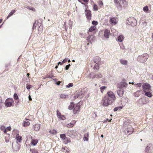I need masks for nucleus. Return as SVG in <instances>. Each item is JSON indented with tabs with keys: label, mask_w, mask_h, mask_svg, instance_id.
I'll return each instance as SVG.
<instances>
[{
	"label": "nucleus",
	"mask_w": 153,
	"mask_h": 153,
	"mask_svg": "<svg viewBox=\"0 0 153 153\" xmlns=\"http://www.w3.org/2000/svg\"><path fill=\"white\" fill-rule=\"evenodd\" d=\"M143 10L145 12L147 13L149 10V8L147 6L144 7L143 8Z\"/></svg>",
	"instance_id": "obj_36"
},
{
	"label": "nucleus",
	"mask_w": 153,
	"mask_h": 153,
	"mask_svg": "<svg viewBox=\"0 0 153 153\" xmlns=\"http://www.w3.org/2000/svg\"><path fill=\"white\" fill-rule=\"evenodd\" d=\"M74 107V104L73 102H71V105L68 107V109L70 110H71Z\"/></svg>",
	"instance_id": "obj_35"
},
{
	"label": "nucleus",
	"mask_w": 153,
	"mask_h": 153,
	"mask_svg": "<svg viewBox=\"0 0 153 153\" xmlns=\"http://www.w3.org/2000/svg\"><path fill=\"white\" fill-rule=\"evenodd\" d=\"M63 63L62 62H58V65H59V64H60V65H62V64H63Z\"/></svg>",
	"instance_id": "obj_63"
},
{
	"label": "nucleus",
	"mask_w": 153,
	"mask_h": 153,
	"mask_svg": "<svg viewBox=\"0 0 153 153\" xmlns=\"http://www.w3.org/2000/svg\"><path fill=\"white\" fill-rule=\"evenodd\" d=\"M26 121H24L22 123L23 126L24 127H26L29 126L30 124V123L28 120V119H26Z\"/></svg>",
	"instance_id": "obj_22"
},
{
	"label": "nucleus",
	"mask_w": 153,
	"mask_h": 153,
	"mask_svg": "<svg viewBox=\"0 0 153 153\" xmlns=\"http://www.w3.org/2000/svg\"><path fill=\"white\" fill-rule=\"evenodd\" d=\"M40 129V126L39 124H36L34 126V129L36 131H38Z\"/></svg>",
	"instance_id": "obj_26"
},
{
	"label": "nucleus",
	"mask_w": 153,
	"mask_h": 153,
	"mask_svg": "<svg viewBox=\"0 0 153 153\" xmlns=\"http://www.w3.org/2000/svg\"><path fill=\"white\" fill-rule=\"evenodd\" d=\"M123 39V36L122 35H120L117 37V40L120 42H122Z\"/></svg>",
	"instance_id": "obj_25"
},
{
	"label": "nucleus",
	"mask_w": 153,
	"mask_h": 153,
	"mask_svg": "<svg viewBox=\"0 0 153 153\" xmlns=\"http://www.w3.org/2000/svg\"><path fill=\"white\" fill-rule=\"evenodd\" d=\"M120 63L124 65H126L127 64L128 61L125 60L121 59L120 60Z\"/></svg>",
	"instance_id": "obj_29"
},
{
	"label": "nucleus",
	"mask_w": 153,
	"mask_h": 153,
	"mask_svg": "<svg viewBox=\"0 0 153 153\" xmlns=\"http://www.w3.org/2000/svg\"><path fill=\"white\" fill-rule=\"evenodd\" d=\"M13 97L15 100H17L19 98L18 96L16 93H15L13 95Z\"/></svg>",
	"instance_id": "obj_42"
},
{
	"label": "nucleus",
	"mask_w": 153,
	"mask_h": 153,
	"mask_svg": "<svg viewBox=\"0 0 153 153\" xmlns=\"http://www.w3.org/2000/svg\"><path fill=\"white\" fill-rule=\"evenodd\" d=\"M89 138V136L88 132H86L84 134V137L83 138V140L84 141H88Z\"/></svg>",
	"instance_id": "obj_21"
},
{
	"label": "nucleus",
	"mask_w": 153,
	"mask_h": 153,
	"mask_svg": "<svg viewBox=\"0 0 153 153\" xmlns=\"http://www.w3.org/2000/svg\"><path fill=\"white\" fill-rule=\"evenodd\" d=\"M37 24H38V25L39 26V25H41V23H39L38 21H35V22L33 23L32 27L33 29H34V28H36Z\"/></svg>",
	"instance_id": "obj_27"
},
{
	"label": "nucleus",
	"mask_w": 153,
	"mask_h": 153,
	"mask_svg": "<svg viewBox=\"0 0 153 153\" xmlns=\"http://www.w3.org/2000/svg\"><path fill=\"white\" fill-rule=\"evenodd\" d=\"M79 95V98H82L85 94V92L84 90H82L77 93Z\"/></svg>",
	"instance_id": "obj_15"
},
{
	"label": "nucleus",
	"mask_w": 153,
	"mask_h": 153,
	"mask_svg": "<svg viewBox=\"0 0 153 153\" xmlns=\"http://www.w3.org/2000/svg\"><path fill=\"white\" fill-rule=\"evenodd\" d=\"M93 8L95 11H97L98 10V8H97V5H96L95 4H94V5Z\"/></svg>",
	"instance_id": "obj_52"
},
{
	"label": "nucleus",
	"mask_w": 153,
	"mask_h": 153,
	"mask_svg": "<svg viewBox=\"0 0 153 153\" xmlns=\"http://www.w3.org/2000/svg\"><path fill=\"white\" fill-rule=\"evenodd\" d=\"M60 137L63 140H65L66 138L65 134H61Z\"/></svg>",
	"instance_id": "obj_40"
},
{
	"label": "nucleus",
	"mask_w": 153,
	"mask_h": 153,
	"mask_svg": "<svg viewBox=\"0 0 153 153\" xmlns=\"http://www.w3.org/2000/svg\"><path fill=\"white\" fill-rule=\"evenodd\" d=\"M85 14L87 18L89 19L90 20L91 17V11L89 10H85Z\"/></svg>",
	"instance_id": "obj_12"
},
{
	"label": "nucleus",
	"mask_w": 153,
	"mask_h": 153,
	"mask_svg": "<svg viewBox=\"0 0 153 153\" xmlns=\"http://www.w3.org/2000/svg\"><path fill=\"white\" fill-rule=\"evenodd\" d=\"M117 93L119 96L120 97H121L123 96L124 94L123 90V89L119 90L117 91Z\"/></svg>",
	"instance_id": "obj_23"
},
{
	"label": "nucleus",
	"mask_w": 153,
	"mask_h": 153,
	"mask_svg": "<svg viewBox=\"0 0 153 153\" xmlns=\"http://www.w3.org/2000/svg\"><path fill=\"white\" fill-rule=\"evenodd\" d=\"M15 10H12L9 13L8 16L7 17V19H8L9 18L10 16H12L13 13L15 12Z\"/></svg>",
	"instance_id": "obj_33"
},
{
	"label": "nucleus",
	"mask_w": 153,
	"mask_h": 153,
	"mask_svg": "<svg viewBox=\"0 0 153 153\" xmlns=\"http://www.w3.org/2000/svg\"><path fill=\"white\" fill-rule=\"evenodd\" d=\"M10 135L9 134H7L6 136L5 137V141L6 143L9 142L10 139Z\"/></svg>",
	"instance_id": "obj_32"
},
{
	"label": "nucleus",
	"mask_w": 153,
	"mask_h": 153,
	"mask_svg": "<svg viewBox=\"0 0 153 153\" xmlns=\"http://www.w3.org/2000/svg\"><path fill=\"white\" fill-rule=\"evenodd\" d=\"M59 97L61 99L66 98L68 97V95H66L63 94H61L59 95Z\"/></svg>",
	"instance_id": "obj_24"
},
{
	"label": "nucleus",
	"mask_w": 153,
	"mask_h": 153,
	"mask_svg": "<svg viewBox=\"0 0 153 153\" xmlns=\"http://www.w3.org/2000/svg\"><path fill=\"white\" fill-rule=\"evenodd\" d=\"M30 151L32 152V153H38V151L35 149H32Z\"/></svg>",
	"instance_id": "obj_44"
},
{
	"label": "nucleus",
	"mask_w": 153,
	"mask_h": 153,
	"mask_svg": "<svg viewBox=\"0 0 153 153\" xmlns=\"http://www.w3.org/2000/svg\"><path fill=\"white\" fill-rule=\"evenodd\" d=\"M100 64H96L95 63V65L94 66V69H96L97 70H98L99 69V65H100Z\"/></svg>",
	"instance_id": "obj_39"
},
{
	"label": "nucleus",
	"mask_w": 153,
	"mask_h": 153,
	"mask_svg": "<svg viewBox=\"0 0 153 153\" xmlns=\"http://www.w3.org/2000/svg\"><path fill=\"white\" fill-rule=\"evenodd\" d=\"M93 36H88L87 37V40H88V41L90 42H91V41L89 40V39H90L91 38V37H92Z\"/></svg>",
	"instance_id": "obj_55"
},
{
	"label": "nucleus",
	"mask_w": 153,
	"mask_h": 153,
	"mask_svg": "<svg viewBox=\"0 0 153 153\" xmlns=\"http://www.w3.org/2000/svg\"><path fill=\"white\" fill-rule=\"evenodd\" d=\"M59 118L62 120H64L65 119V117L63 115H61L60 117H59Z\"/></svg>",
	"instance_id": "obj_50"
},
{
	"label": "nucleus",
	"mask_w": 153,
	"mask_h": 153,
	"mask_svg": "<svg viewBox=\"0 0 153 153\" xmlns=\"http://www.w3.org/2000/svg\"><path fill=\"white\" fill-rule=\"evenodd\" d=\"M73 85L72 83H70L68 85H66V87L67 88H70L73 86Z\"/></svg>",
	"instance_id": "obj_43"
},
{
	"label": "nucleus",
	"mask_w": 153,
	"mask_h": 153,
	"mask_svg": "<svg viewBox=\"0 0 153 153\" xmlns=\"http://www.w3.org/2000/svg\"><path fill=\"white\" fill-rule=\"evenodd\" d=\"M32 140L31 143L33 146H35L38 143V140L36 139H32L31 138Z\"/></svg>",
	"instance_id": "obj_28"
},
{
	"label": "nucleus",
	"mask_w": 153,
	"mask_h": 153,
	"mask_svg": "<svg viewBox=\"0 0 153 153\" xmlns=\"http://www.w3.org/2000/svg\"><path fill=\"white\" fill-rule=\"evenodd\" d=\"M133 129L131 126L128 127L127 129L126 132L128 135L131 134L133 132Z\"/></svg>",
	"instance_id": "obj_17"
},
{
	"label": "nucleus",
	"mask_w": 153,
	"mask_h": 153,
	"mask_svg": "<svg viewBox=\"0 0 153 153\" xmlns=\"http://www.w3.org/2000/svg\"><path fill=\"white\" fill-rule=\"evenodd\" d=\"M106 97H107L110 100H111L113 101H114L115 99V97L114 93L111 91H110L107 93V95L105 96Z\"/></svg>",
	"instance_id": "obj_7"
},
{
	"label": "nucleus",
	"mask_w": 153,
	"mask_h": 153,
	"mask_svg": "<svg viewBox=\"0 0 153 153\" xmlns=\"http://www.w3.org/2000/svg\"><path fill=\"white\" fill-rule=\"evenodd\" d=\"M113 101H114L111 100H110L107 97L105 96L102 100V105L103 106H106L111 104Z\"/></svg>",
	"instance_id": "obj_3"
},
{
	"label": "nucleus",
	"mask_w": 153,
	"mask_h": 153,
	"mask_svg": "<svg viewBox=\"0 0 153 153\" xmlns=\"http://www.w3.org/2000/svg\"><path fill=\"white\" fill-rule=\"evenodd\" d=\"M122 108V107L120 106L115 108L114 109V111H117L118 110H120Z\"/></svg>",
	"instance_id": "obj_38"
},
{
	"label": "nucleus",
	"mask_w": 153,
	"mask_h": 153,
	"mask_svg": "<svg viewBox=\"0 0 153 153\" xmlns=\"http://www.w3.org/2000/svg\"><path fill=\"white\" fill-rule=\"evenodd\" d=\"M106 88V87L105 86H102L100 88L101 91L102 92L103 91L105 90Z\"/></svg>",
	"instance_id": "obj_46"
},
{
	"label": "nucleus",
	"mask_w": 153,
	"mask_h": 153,
	"mask_svg": "<svg viewBox=\"0 0 153 153\" xmlns=\"http://www.w3.org/2000/svg\"><path fill=\"white\" fill-rule=\"evenodd\" d=\"M50 132L53 134H55L56 133V131L55 130L53 129L52 131L51 130Z\"/></svg>",
	"instance_id": "obj_45"
},
{
	"label": "nucleus",
	"mask_w": 153,
	"mask_h": 153,
	"mask_svg": "<svg viewBox=\"0 0 153 153\" xmlns=\"http://www.w3.org/2000/svg\"><path fill=\"white\" fill-rule=\"evenodd\" d=\"M61 82H60V81H58V82H56V84L57 85H59L60 84V83H61Z\"/></svg>",
	"instance_id": "obj_60"
},
{
	"label": "nucleus",
	"mask_w": 153,
	"mask_h": 153,
	"mask_svg": "<svg viewBox=\"0 0 153 153\" xmlns=\"http://www.w3.org/2000/svg\"><path fill=\"white\" fill-rule=\"evenodd\" d=\"M137 21L134 17L130 18L128 19L127 21V23L131 26H135L136 25Z\"/></svg>",
	"instance_id": "obj_5"
},
{
	"label": "nucleus",
	"mask_w": 153,
	"mask_h": 153,
	"mask_svg": "<svg viewBox=\"0 0 153 153\" xmlns=\"http://www.w3.org/2000/svg\"><path fill=\"white\" fill-rule=\"evenodd\" d=\"M110 34V31L109 30L106 29L104 32V36L106 38H109V36Z\"/></svg>",
	"instance_id": "obj_16"
},
{
	"label": "nucleus",
	"mask_w": 153,
	"mask_h": 153,
	"mask_svg": "<svg viewBox=\"0 0 153 153\" xmlns=\"http://www.w3.org/2000/svg\"><path fill=\"white\" fill-rule=\"evenodd\" d=\"M68 60V59L66 58L62 61V62L63 63H64L67 61Z\"/></svg>",
	"instance_id": "obj_56"
},
{
	"label": "nucleus",
	"mask_w": 153,
	"mask_h": 153,
	"mask_svg": "<svg viewBox=\"0 0 153 153\" xmlns=\"http://www.w3.org/2000/svg\"><path fill=\"white\" fill-rule=\"evenodd\" d=\"M153 147L151 144L148 145L145 149V153H152Z\"/></svg>",
	"instance_id": "obj_10"
},
{
	"label": "nucleus",
	"mask_w": 153,
	"mask_h": 153,
	"mask_svg": "<svg viewBox=\"0 0 153 153\" xmlns=\"http://www.w3.org/2000/svg\"><path fill=\"white\" fill-rule=\"evenodd\" d=\"M48 77L49 78H52L54 77L53 76L52 74H49L48 75Z\"/></svg>",
	"instance_id": "obj_61"
},
{
	"label": "nucleus",
	"mask_w": 153,
	"mask_h": 153,
	"mask_svg": "<svg viewBox=\"0 0 153 153\" xmlns=\"http://www.w3.org/2000/svg\"><path fill=\"white\" fill-rule=\"evenodd\" d=\"M144 92L145 93V95L149 97H151L152 96V94L150 91H146Z\"/></svg>",
	"instance_id": "obj_31"
},
{
	"label": "nucleus",
	"mask_w": 153,
	"mask_h": 153,
	"mask_svg": "<svg viewBox=\"0 0 153 153\" xmlns=\"http://www.w3.org/2000/svg\"><path fill=\"white\" fill-rule=\"evenodd\" d=\"M135 85H136V87H141L142 84L141 83H138L137 84H135Z\"/></svg>",
	"instance_id": "obj_57"
},
{
	"label": "nucleus",
	"mask_w": 153,
	"mask_h": 153,
	"mask_svg": "<svg viewBox=\"0 0 153 153\" xmlns=\"http://www.w3.org/2000/svg\"><path fill=\"white\" fill-rule=\"evenodd\" d=\"M110 22L111 25H114L116 24V20L114 17L111 18L110 20Z\"/></svg>",
	"instance_id": "obj_19"
},
{
	"label": "nucleus",
	"mask_w": 153,
	"mask_h": 153,
	"mask_svg": "<svg viewBox=\"0 0 153 153\" xmlns=\"http://www.w3.org/2000/svg\"><path fill=\"white\" fill-rule=\"evenodd\" d=\"M74 98L75 99L77 98H79V95H78V93L76 94L75 95Z\"/></svg>",
	"instance_id": "obj_58"
},
{
	"label": "nucleus",
	"mask_w": 153,
	"mask_h": 153,
	"mask_svg": "<svg viewBox=\"0 0 153 153\" xmlns=\"http://www.w3.org/2000/svg\"><path fill=\"white\" fill-rule=\"evenodd\" d=\"M92 25H98V23L97 21H93L92 22Z\"/></svg>",
	"instance_id": "obj_47"
},
{
	"label": "nucleus",
	"mask_w": 153,
	"mask_h": 153,
	"mask_svg": "<svg viewBox=\"0 0 153 153\" xmlns=\"http://www.w3.org/2000/svg\"><path fill=\"white\" fill-rule=\"evenodd\" d=\"M76 123V121L75 120H74L71 122V123L72 125L73 126H74V124H75Z\"/></svg>",
	"instance_id": "obj_59"
},
{
	"label": "nucleus",
	"mask_w": 153,
	"mask_h": 153,
	"mask_svg": "<svg viewBox=\"0 0 153 153\" xmlns=\"http://www.w3.org/2000/svg\"><path fill=\"white\" fill-rule=\"evenodd\" d=\"M32 85H28V84H27L26 85V88L28 90H29L30 88L32 87Z\"/></svg>",
	"instance_id": "obj_49"
},
{
	"label": "nucleus",
	"mask_w": 153,
	"mask_h": 153,
	"mask_svg": "<svg viewBox=\"0 0 153 153\" xmlns=\"http://www.w3.org/2000/svg\"><path fill=\"white\" fill-rule=\"evenodd\" d=\"M7 130L9 131L11 129V127L10 126L7 127Z\"/></svg>",
	"instance_id": "obj_62"
},
{
	"label": "nucleus",
	"mask_w": 153,
	"mask_h": 153,
	"mask_svg": "<svg viewBox=\"0 0 153 153\" xmlns=\"http://www.w3.org/2000/svg\"><path fill=\"white\" fill-rule=\"evenodd\" d=\"M69 150L67 147H65L63 149V151L64 152H69Z\"/></svg>",
	"instance_id": "obj_41"
},
{
	"label": "nucleus",
	"mask_w": 153,
	"mask_h": 153,
	"mask_svg": "<svg viewBox=\"0 0 153 153\" xmlns=\"http://www.w3.org/2000/svg\"><path fill=\"white\" fill-rule=\"evenodd\" d=\"M16 140L19 142H20L22 140V137L21 136L19 135V134H17L16 136Z\"/></svg>",
	"instance_id": "obj_30"
},
{
	"label": "nucleus",
	"mask_w": 153,
	"mask_h": 153,
	"mask_svg": "<svg viewBox=\"0 0 153 153\" xmlns=\"http://www.w3.org/2000/svg\"><path fill=\"white\" fill-rule=\"evenodd\" d=\"M115 5L119 10H121L123 7H126L127 3L125 0H114Z\"/></svg>",
	"instance_id": "obj_1"
},
{
	"label": "nucleus",
	"mask_w": 153,
	"mask_h": 153,
	"mask_svg": "<svg viewBox=\"0 0 153 153\" xmlns=\"http://www.w3.org/2000/svg\"><path fill=\"white\" fill-rule=\"evenodd\" d=\"M100 60L101 58L99 56H97L94 59V63L96 64H100Z\"/></svg>",
	"instance_id": "obj_18"
},
{
	"label": "nucleus",
	"mask_w": 153,
	"mask_h": 153,
	"mask_svg": "<svg viewBox=\"0 0 153 153\" xmlns=\"http://www.w3.org/2000/svg\"><path fill=\"white\" fill-rule=\"evenodd\" d=\"M65 140L66 141H67L66 142H65V143L66 144H67L68 143H70L71 142V140H70V139L66 137V138L65 139Z\"/></svg>",
	"instance_id": "obj_48"
},
{
	"label": "nucleus",
	"mask_w": 153,
	"mask_h": 153,
	"mask_svg": "<svg viewBox=\"0 0 153 153\" xmlns=\"http://www.w3.org/2000/svg\"><path fill=\"white\" fill-rule=\"evenodd\" d=\"M96 28V27L94 26H91L89 29V32H92L95 30Z\"/></svg>",
	"instance_id": "obj_34"
},
{
	"label": "nucleus",
	"mask_w": 153,
	"mask_h": 153,
	"mask_svg": "<svg viewBox=\"0 0 153 153\" xmlns=\"http://www.w3.org/2000/svg\"><path fill=\"white\" fill-rule=\"evenodd\" d=\"M69 135L71 137L73 138L75 136H77L78 132L76 130H71L68 131Z\"/></svg>",
	"instance_id": "obj_8"
},
{
	"label": "nucleus",
	"mask_w": 153,
	"mask_h": 153,
	"mask_svg": "<svg viewBox=\"0 0 153 153\" xmlns=\"http://www.w3.org/2000/svg\"><path fill=\"white\" fill-rule=\"evenodd\" d=\"M57 115L58 118L59 117H60L61 115L60 113L58 111H57Z\"/></svg>",
	"instance_id": "obj_54"
},
{
	"label": "nucleus",
	"mask_w": 153,
	"mask_h": 153,
	"mask_svg": "<svg viewBox=\"0 0 153 153\" xmlns=\"http://www.w3.org/2000/svg\"><path fill=\"white\" fill-rule=\"evenodd\" d=\"M9 100H10L11 101H13V99L8 98L5 101V106L7 107H10L12 105V102L11 101H9Z\"/></svg>",
	"instance_id": "obj_13"
},
{
	"label": "nucleus",
	"mask_w": 153,
	"mask_h": 153,
	"mask_svg": "<svg viewBox=\"0 0 153 153\" xmlns=\"http://www.w3.org/2000/svg\"><path fill=\"white\" fill-rule=\"evenodd\" d=\"M128 85V84L125 82H121L117 84V86L119 88H122L126 87Z\"/></svg>",
	"instance_id": "obj_11"
},
{
	"label": "nucleus",
	"mask_w": 153,
	"mask_h": 153,
	"mask_svg": "<svg viewBox=\"0 0 153 153\" xmlns=\"http://www.w3.org/2000/svg\"><path fill=\"white\" fill-rule=\"evenodd\" d=\"M1 130H4V129H5V128H4V126H1Z\"/></svg>",
	"instance_id": "obj_64"
},
{
	"label": "nucleus",
	"mask_w": 153,
	"mask_h": 153,
	"mask_svg": "<svg viewBox=\"0 0 153 153\" xmlns=\"http://www.w3.org/2000/svg\"><path fill=\"white\" fill-rule=\"evenodd\" d=\"M90 78L92 79V80L96 78L98 79L102 78V76L100 73H98L97 74H95L94 73H91L89 76Z\"/></svg>",
	"instance_id": "obj_4"
},
{
	"label": "nucleus",
	"mask_w": 153,
	"mask_h": 153,
	"mask_svg": "<svg viewBox=\"0 0 153 153\" xmlns=\"http://www.w3.org/2000/svg\"><path fill=\"white\" fill-rule=\"evenodd\" d=\"M74 108L73 110V113L74 114H76L79 112V109L80 108V106L78 104H77L75 106H74Z\"/></svg>",
	"instance_id": "obj_14"
},
{
	"label": "nucleus",
	"mask_w": 153,
	"mask_h": 153,
	"mask_svg": "<svg viewBox=\"0 0 153 153\" xmlns=\"http://www.w3.org/2000/svg\"><path fill=\"white\" fill-rule=\"evenodd\" d=\"M18 144H17L15 145H13V143H12V148L14 151H17L19 150V148L18 146Z\"/></svg>",
	"instance_id": "obj_20"
},
{
	"label": "nucleus",
	"mask_w": 153,
	"mask_h": 153,
	"mask_svg": "<svg viewBox=\"0 0 153 153\" xmlns=\"http://www.w3.org/2000/svg\"><path fill=\"white\" fill-rule=\"evenodd\" d=\"M71 65L70 64H69L68 65H67L65 67V70H68L69 68V67Z\"/></svg>",
	"instance_id": "obj_53"
},
{
	"label": "nucleus",
	"mask_w": 153,
	"mask_h": 153,
	"mask_svg": "<svg viewBox=\"0 0 153 153\" xmlns=\"http://www.w3.org/2000/svg\"><path fill=\"white\" fill-rule=\"evenodd\" d=\"M139 101L140 104L144 105L149 102V100L147 98L143 97L140 99L139 100Z\"/></svg>",
	"instance_id": "obj_9"
},
{
	"label": "nucleus",
	"mask_w": 153,
	"mask_h": 153,
	"mask_svg": "<svg viewBox=\"0 0 153 153\" xmlns=\"http://www.w3.org/2000/svg\"><path fill=\"white\" fill-rule=\"evenodd\" d=\"M142 87L143 91L145 92L149 91L150 90L151 86L149 83H146L143 84L142 85Z\"/></svg>",
	"instance_id": "obj_6"
},
{
	"label": "nucleus",
	"mask_w": 153,
	"mask_h": 153,
	"mask_svg": "<svg viewBox=\"0 0 153 153\" xmlns=\"http://www.w3.org/2000/svg\"><path fill=\"white\" fill-rule=\"evenodd\" d=\"M67 127L68 128H71L73 127V126L71 124V123H70L68 124V125H67Z\"/></svg>",
	"instance_id": "obj_51"
},
{
	"label": "nucleus",
	"mask_w": 153,
	"mask_h": 153,
	"mask_svg": "<svg viewBox=\"0 0 153 153\" xmlns=\"http://www.w3.org/2000/svg\"><path fill=\"white\" fill-rule=\"evenodd\" d=\"M148 55L146 53H144L141 55H139L137 57V61L141 63L145 62L148 59Z\"/></svg>",
	"instance_id": "obj_2"
},
{
	"label": "nucleus",
	"mask_w": 153,
	"mask_h": 153,
	"mask_svg": "<svg viewBox=\"0 0 153 153\" xmlns=\"http://www.w3.org/2000/svg\"><path fill=\"white\" fill-rule=\"evenodd\" d=\"M25 7L30 10H31L33 11H35V9L31 7H29L28 6H26V7Z\"/></svg>",
	"instance_id": "obj_37"
}]
</instances>
